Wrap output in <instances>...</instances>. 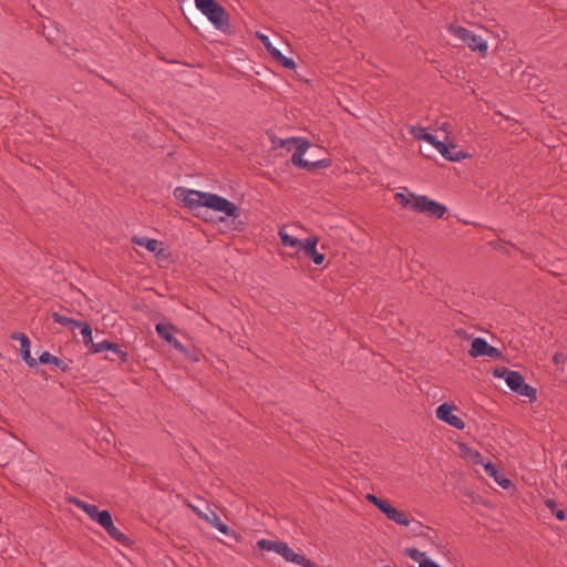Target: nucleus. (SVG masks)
I'll return each mask as SVG.
<instances>
[{"instance_id":"obj_39","label":"nucleus","mask_w":567,"mask_h":567,"mask_svg":"<svg viewBox=\"0 0 567 567\" xmlns=\"http://www.w3.org/2000/svg\"><path fill=\"white\" fill-rule=\"evenodd\" d=\"M184 355H185L187 359H189V360H192V361H194V362H196V361H198V360H199V359H198V355H197V351H196V350H192V351H190V350H188V349H187V354H184Z\"/></svg>"},{"instance_id":"obj_16","label":"nucleus","mask_w":567,"mask_h":567,"mask_svg":"<svg viewBox=\"0 0 567 567\" xmlns=\"http://www.w3.org/2000/svg\"><path fill=\"white\" fill-rule=\"evenodd\" d=\"M132 241L141 247L146 248L148 251L154 252L156 256L163 254L164 249L162 248V243L157 239L147 238V237H133Z\"/></svg>"},{"instance_id":"obj_9","label":"nucleus","mask_w":567,"mask_h":567,"mask_svg":"<svg viewBox=\"0 0 567 567\" xmlns=\"http://www.w3.org/2000/svg\"><path fill=\"white\" fill-rule=\"evenodd\" d=\"M468 354L473 358L486 355L492 359H501L503 357L501 350L492 347L485 339L480 337L472 341Z\"/></svg>"},{"instance_id":"obj_29","label":"nucleus","mask_w":567,"mask_h":567,"mask_svg":"<svg viewBox=\"0 0 567 567\" xmlns=\"http://www.w3.org/2000/svg\"><path fill=\"white\" fill-rule=\"evenodd\" d=\"M112 519H113V518H112L111 513H110L109 511L104 509V511H101V512L96 515V517H95L94 522H96L100 526H102V527L104 528V526H105L106 524H109Z\"/></svg>"},{"instance_id":"obj_2","label":"nucleus","mask_w":567,"mask_h":567,"mask_svg":"<svg viewBox=\"0 0 567 567\" xmlns=\"http://www.w3.org/2000/svg\"><path fill=\"white\" fill-rule=\"evenodd\" d=\"M174 194L177 198L182 199L185 207L188 209L209 208L215 212L224 213L227 217H231L233 220L240 216L239 207L219 195L184 187H177Z\"/></svg>"},{"instance_id":"obj_7","label":"nucleus","mask_w":567,"mask_h":567,"mask_svg":"<svg viewBox=\"0 0 567 567\" xmlns=\"http://www.w3.org/2000/svg\"><path fill=\"white\" fill-rule=\"evenodd\" d=\"M424 141L434 146L437 152L450 162H460L462 159L468 158L470 154L463 151H455L454 145H446L444 142L437 140L435 135H424Z\"/></svg>"},{"instance_id":"obj_18","label":"nucleus","mask_w":567,"mask_h":567,"mask_svg":"<svg viewBox=\"0 0 567 567\" xmlns=\"http://www.w3.org/2000/svg\"><path fill=\"white\" fill-rule=\"evenodd\" d=\"M66 501L69 504H72L78 508L82 509L92 520H94L96 515L101 512L99 511L96 505L89 504L75 496H69Z\"/></svg>"},{"instance_id":"obj_40","label":"nucleus","mask_w":567,"mask_h":567,"mask_svg":"<svg viewBox=\"0 0 567 567\" xmlns=\"http://www.w3.org/2000/svg\"><path fill=\"white\" fill-rule=\"evenodd\" d=\"M554 514H555V516H556V518L558 520H565L566 519V513L563 509H559V511L555 512Z\"/></svg>"},{"instance_id":"obj_27","label":"nucleus","mask_w":567,"mask_h":567,"mask_svg":"<svg viewBox=\"0 0 567 567\" xmlns=\"http://www.w3.org/2000/svg\"><path fill=\"white\" fill-rule=\"evenodd\" d=\"M11 340H18L20 342V352H23L24 350L31 349V342L29 337L25 333L22 332H13L10 336Z\"/></svg>"},{"instance_id":"obj_25","label":"nucleus","mask_w":567,"mask_h":567,"mask_svg":"<svg viewBox=\"0 0 567 567\" xmlns=\"http://www.w3.org/2000/svg\"><path fill=\"white\" fill-rule=\"evenodd\" d=\"M271 58L281 66L292 70L296 68V63L292 59L285 56L280 51H271Z\"/></svg>"},{"instance_id":"obj_6","label":"nucleus","mask_w":567,"mask_h":567,"mask_svg":"<svg viewBox=\"0 0 567 567\" xmlns=\"http://www.w3.org/2000/svg\"><path fill=\"white\" fill-rule=\"evenodd\" d=\"M309 147H310L309 142H303L297 146L296 151L291 155V163L295 166L306 169L308 172H313L318 168H327L331 165V161L327 159V158L319 159V161L303 159V155Z\"/></svg>"},{"instance_id":"obj_24","label":"nucleus","mask_w":567,"mask_h":567,"mask_svg":"<svg viewBox=\"0 0 567 567\" xmlns=\"http://www.w3.org/2000/svg\"><path fill=\"white\" fill-rule=\"evenodd\" d=\"M279 237H280L281 244L284 246L297 248L299 250L301 249V246H302L303 241H301L298 238H295V237L290 236L289 234H287L282 229L279 231Z\"/></svg>"},{"instance_id":"obj_20","label":"nucleus","mask_w":567,"mask_h":567,"mask_svg":"<svg viewBox=\"0 0 567 567\" xmlns=\"http://www.w3.org/2000/svg\"><path fill=\"white\" fill-rule=\"evenodd\" d=\"M39 362L42 364H53L58 369H60L63 372H66L70 370L69 362H65L64 360H61L60 358L51 354L48 351H44L39 357Z\"/></svg>"},{"instance_id":"obj_30","label":"nucleus","mask_w":567,"mask_h":567,"mask_svg":"<svg viewBox=\"0 0 567 567\" xmlns=\"http://www.w3.org/2000/svg\"><path fill=\"white\" fill-rule=\"evenodd\" d=\"M303 142H309V141L303 138V137H290V138H287V140H282L280 145L282 147H286L287 150H291V146H296L297 147L298 145H300Z\"/></svg>"},{"instance_id":"obj_4","label":"nucleus","mask_w":567,"mask_h":567,"mask_svg":"<svg viewBox=\"0 0 567 567\" xmlns=\"http://www.w3.org/2000/svg\"><path fill=\"white\" fill-rule=\"evenodd\" d=\"M196 8L212 22V24L223 31L229 32L230 23L225 9L215 0H195Z\"/></svg>"},{"instance_id":"obj_38","label":"nucleus","mask_w":567,"mask_h":567,"mask_svg":"<svg viewBox=\"0 0 567 567\" xmlns=\"http://www.w3.org/2000/svg\"><path fill=\"white\" fill-rule=\"evenodd\" d=\"M471 458H472V461H473L475 464H481V465L486 464V463L484 462V457H483V455H482L480 452H477V451H476V452H474V453H472Z\"/></svg>"},{"instance_id":"obj_14","label":"nucleus","mask_w":567,"mask_h":567,"mask_svg":"<svg viewBox=\"0 0 567 567\" xmlns=\"http://www.w3.org/2000/svg\"><path fill=\"white\" fill-rule=\"evenodd\" d=\"M193 511L196 513V515L207 522L210 526L218 529L224 535H229L230 529L229 527L220 519L218 514L214 511H210L208 514L197 509L196 507H192Z\"/></svg>"},{"instance_id":"obj_26","label":"nucleus","mask_w":567,"mask_h":567,"mask_svg":"<svg viewBox=\"0 0 567 567\" xmlns=\"http://www.w3.org/2000/svg\"><path fill=\"white\" fill-rule=\"evenodd\" d=\"M389 519L401 526H409L411 523L409 516L404 512L399 511L396 508L393 509L391 517Z\"/></svg>"},{"instance_id":"obj_10","label":"nucleus","mask_w":567,"mask_h":567,"mask_svg":"<svg viewBox=\"0 0 567 567\" xmlns=\"http://www.w3.org/2000/svg\"><path fill=\"white\" fill-rule=\"evenodd\" d=\"M155 330L161 339L165 340L178 352L187 354V348H185L174 336L177 332V328L174 324L159 322L156 323Z\"/></svg>"},{"instance_id":"obj_1","label":"nucleus","mask_w":567,"mask_h":567,"mask_svg":"<svg viewBox=\"0 0 567 567\" xmlns=\"http://www.w3.org/2000/svg\"><path fill=\"white\" fill-rule=\"evenodd\" d=\"M174 194L177 198L182 199L185 207L188 209L209 208L215 212L224 213L227 217H231L233 220L240 216L239 207L219 195L184 187H177Z\"/></svg>"},{"instance_id":"obj_11","label":"nucleus","mask_w":567,"mask_h":567,"mask_svg":"<svg viewBox=\"0 0 567 567\" xmlns=\"http://www.w3.org/2000/svg\"><path fill=\"white\" fill-rule=\"evenodd\" d=\"M454 410H456L455 405L444 402L437 406L436 417L456 430H463L465 422L453 413Z\"/></svg>"},{"instance_id":"obj_31","label":"nucleus","mask_w":567,"mask_h":567,"mask_svg":"<svg viewBox=\"0 0 567 567\" xmlns=\"http://www.w3.org/2000/svg\"><path fill=\"white\" fill-rule=\"evenodd\" d=\"M258 39L261 41V43L264 44V47L266 48V50L268 51V53L271 55V51L276 52V51H279L277 48H275L272 45V43L270 42V39L268 35L266 34H257Z\"/></svg>"},{"instance_id":"obj_17","label":"nucleus","mask_w":567,"mask_h":567,"mask_svg":"<svg viewBox=\"0 0 567 567\" xmlns=\"http://www.w3.org/2000/svg\"><path fill=\"white\" fill-rule=\"evenodd\" d=\"M404 554L412 560L419 563V567H441L434 560L426 558L425 553L420 551L417 548H405Z\"/></svg>"},{"instance_id":"obj_22","label":"nucleus","mask_w":567,"mask_h":567,"mask_svg":"<svg viewBox=\"0 0 567 567\" xmlns=\"http://www.w3.org/2000/svg\"><path fill=\"white\" fill-rule=\"evenodd\" d=\"M78 328L81 329L83 343L85 344V347L89 348V351L93 353L94 347L92 346H96V342L93 341L91 324L86 321H81V326H79Z\"/></svg>"},{"instance_id":"obj_12","label":"nucleus","mask_w":567,"mask_h":567,"mask_svg":"<svg viewBox=\"0 0 567 567\" xmlns=\"http://www.w3.org/2000/svg\"><path fill=\"white\" fill-rule=\"evenodd\" d=\"M286 561L293 563L302 567H318L317 564L308 559L302 554L295 553L287 543L280 542L276 551Z\"/></svg>"},{"instance_id":"obj_28","label":"nucleus","mask_w":567,"mask_h":567,"mask_svg":"<svg viewBox=\"0 0 567 567\" xmlns=\"http://www.w3.org/2000/svg\"><path fill=\"white\" fill-rule=\"evenodd\" d=\"M280 542H275V540H270V539H259L257 542V547L261 550H267V551H277V548H278V545H279Z\"/></svg>"},{"instance_id":"obj_37","label":"nucleus","mask_w":567,"mask_h":567,"mask_svg":"<svg viewBox=\"0 0 567 567\" xmlns=\"http://www.w3.org/2000/svg\"><path fill=\"white\" fill-rule=\"evenodd\" d=\"M365 498L369 503L373 504L377 508L380 506V504L382 503V498L378 497L377 495L374 494H367L365 495Z\"/></svg>"},{"instance_id":"obj_21","label":"nucleus","mask_w":567,"mask_h":567,"mask_svg":"<svg viewBox=\"0 0 567 567\" xmlns=\"http://www.w3.org/2000/svg\"><path fill=\"white\" fill-rule=\"evenodd\" d=\"M104 530L112 539L122 545H127L130 543L128 537L114 525L113 519L104 526Z\"/></svg>"},{"instance_id":"obj_41","label":"nucleus","mask_w":567,"mask_h":567,"mask_svg":"<svg viewBox=\"0 0 567 567\" xmlns=\"http://www.w3.org/2000/svg\"><path fill=\"white\" fill-rule=\"evenodd\" d=\"M546 505H547V507L551 508V507H553V506H555L556 504H555V501H553V499H548V501L546 502Z\"/></svg>"},{"instance_id":"obj_33","label":"nucleus","mask_w":567,"mask_h":567,"mask_svg":"<svg viewBox=\"0 0 567 567\" xmlns=\"http://www.w3.org/2000/svg\"><path fill=\"white\" fill-rule=\"evenodd\" d=\"M514 370H509L505 367H501V368H496L494 371H493V375L495 378H498V379H504L506 381V378L509 377V374H512Z\"/></svg>"},{"instance_id":"obj_32","label":"nucleus","mask_w":567,"mask_h":567,"mask_svg":"<svg viewBox=\"0 0 567 567\" xmlns=\"http://www.w3.org/2000/svg\"><path fill=\"white\" fill-rule=\"evenodd\" d=\"M395 507H393L389 501L383 499L378 509L385 515V517L389 519L391 517V514Z\"/></svg>"},{"instance_id":"obj_3","label":"nucleus","mask_w":567,"mask_h":567,"mask_svg":"<svg viewBox=\"0 0 567 567\" xmlns=\"http://www.w3.org/2000/svg\"><path fill=\"white\" fill-rule=\"evenodd\" d=\"M394 198L403 207H410L412 210L426 214L430 217L442 218L447 212L445 205L425 195H414L412 193L405 195L403 193H396Z\"/></svg>"},{"instance_id":"obj_42","label":"nucleus","mask_w":567,"mask_h":567,"mask_svg":"<svg viewBox=\"0 0 567 567\" xmlns=\"http://www.w3.org/2000/svg\"><path fill=\"white\" fill-rule=\"evenodd\" d=\"M565 467L567 468V461H566V463H565Z\"/></svg>"},{"instance_id":"obj_23","label":"nucleus","mask_w":567,"mask_h":567,"mask_svg":"<svg viewBox=\"0 0 567 567\" xmlns=\"http://www.w3.org/2000/svg\"><path fill=\"white\" fill-rule=\"evenodd\" d=\"M51 318L55 323H60L70 330H75L79 326H81L80 320H75L59 312H52Z\"/></svg>"},{"instance_id":"obj_36","label":"nucleus","mask_w":567,"mask_h":567,"mask_svg":"<svg viewBox=\"0 0 567 567\" xmlns=\"http://www.w3.org/2000/svg\"><path fill=\"white\" fill-rule=\"evenodd\" d=\"M567 360V355L563 352H556L553 357V362L556 364V365H560V364H564Z\"/></svg>"},{"instance_id":"obj_35","label":"nucleus","mask_w":567,"mask_h":567,"mask_svg":"<svg viewBox=\"0 0 567 567\" xmlns=\"http://www.w3.org/2000/svg\"><path fill=\"white\" fill-rule=\"evenodd\" d=\"M22 359L25 361V363L33 368L37 365V360L31 357V349L24 350L23 352H20Z\"/></svg>"},{"instance_id":"obj_15","label":"nucleus","mask_w":567,"mask_h":567,"mask_svg":"<svg viewBox=\"0 0 567 567\" xmlns=\"http://www.w3.org/2000/svg\"><path fill=\"white\" fill-rule=\"evenodd\" d=\"M93 353H100L103 351H112L113 354H115L121 362H127L128 360V353L114 342H111L109 340H103L101 342H96V346H93Z\"/></svg>"},{"instance_id":"obj_19","label":"nucleus","mask_w":567,"mask_h":567,"mask_svg":"<svg viewBox=\"0 0 567 567\" xmlns=\"http://www.w3.org/2000/svg\"><path fill=\"white\" fill-rule=\"evenodd\" d=\"M484 470L486 474L494 478V481L502 486L503 488H507L511 486L512 482L511 480L504 477L502 473L497 470L496 465L492 462H486V464H483Z\"/></svg>"},{"instance_id":"obj_8","label":"nucleus","mask_w":567,"mask_h":567,"mask_svg":"<svg viewBox=\"0 0 567 567\" xmlns=\"http://www.w3.org/2000/svg\"><path fill=\"white\" fill-rule=\"evenodd\" d=\"M507 386L515 393L526 396L529 401L537 400V391L532 385L525 382L524 377L518 371H513L508 378H506Z\"/></svg>"},{"instance_id":"obj_34","label":"nucleus","mask_w":567,"mask_h":567,"mask_svg":"<svg viewBox=\"0 0 567 567\" xmlns=\"http://www.w3.org/2000/svg\"><path fill=\"white\" fill-rule=\"evenodd\" d=\"M411 133L412 135L416 138V140H422L424 141V135H432L431 133H427L426 130L424 127H421V126H414L412 130H411Z\"/></svg>"},{"instance_id":"obj_5","label":"nucleus","mask_w":567,"mask_h":567,"mask_svg":"<svg viewBox=\"0 0 567 567\" xmlns=\"http://www.w3.org/2000/svg\"><path fill=\"white\" fill-rule=\"evenodd\" d=\"M449 31L458 38L463 43H465L472 51H478L482 56L487 54V41L484 40L481 35H477L471 30L454 23L449 25Z\"/></svg>"},{"instance_id":"obj_13","label":"nucleus","mask_w":567,"mask_h":567,"mask_svg":"<svg viewBox=\"0 0 567 567\" xmlns=\"http://www.w3.org/2000/svg\"><path fill=\"white\" fill-rule=\"evenodd\" d=\"M319 238L317 236L308 237L300 250H303L305 255L312 259L313 264L320 266L324 261V255L317 250Z\"/></svg>"}]
</instances>
